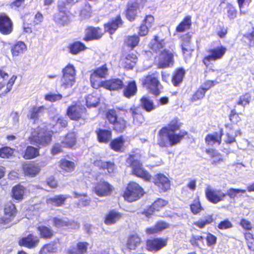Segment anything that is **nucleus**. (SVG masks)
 <instances>
[{"instance_id": "1", "label": "nucleus", "mask_w": 254, "mask_h": 254, "mask_svg": "<svg viewBox=\"0 0 254 254\" xmlns=\"http://www.w3.org/2000/svg\"><path fill=\"white\" fill-rule=\"evenodd\" d=\"M164 41H159L157 36L150 43L151 48L156 53H159V56L156 58V62L159 68H165L173 64V55L164 49Z\"/></svg>"}, {"instance_id": "2", "label": "nucleus", "mask_w": 254, "mask_h": 254, "mask_svg": "<svg viewBox=\"0 0 254 254\" xmlns=\"http://www.w3.org/2000/svg\"><path fill=\"white\" fill-rule=\"evenodd\" d=\"M186 134L184 131H181L178 134H171L168 132L167 128H162L159 131L158 144L161 147L173 146L178 143Z\"/></svg>"}, {"instance_id": "3", "label": "nucleus", "mask_w": 254, "mask_h": 254, "mask_svg": "<svg viewBox=\"0 0 254 254\" xmlns=\"http://www.w3.org/2000/svg\"><path fill=\"white\" fill-rule=\"evenodd\" d=\"M127 163L131 168V172L133 175L145 181H150L151 180V176L143 168L135 154L130 155L127 159Z\"/></svg>"}, {"instance_id": "4", "label": "nucleus", "mask_w": 254, "mask_h": 254, "mask_svg": "<svg viewBox=\"0 0 254 254\" xmlns=\"http://www.w3.org/2000/svg\"><path fill=\"white\" fill-rule=\"evenodd\" d=\"M51 131H47L42 127L35 129L31 134L30 141L31 143H36L43 146L50 143L52 139Z\"/></svg>"}, {"instance_id": "5", "label": "nucleus", "mask_w": 254, "mask_h": 254, "mask_svg": "<svg viewBox=\"0 0 254 254\" xmlns=\"http://www.w3.org/2000/svg\"><path fill=\"white\" fill-rule=\"evenodd\" d=\"M143 194L142 188L138 184L131 182L127 185L124 197L126 200L131 202L139 199Z\"/></svg>"}, {"instance_id": "6", "label": "nucleus", "mask_w": 254, "mask_h": 254, "mask_svg": "<svg viewBox=\"0 0 254 254\" xmlns=\"http://www.w3.org/2000/svg\"><path fill=\"white\" fill-rule=\"evenodd\" d=\"M63 73L62 86L64 88L71 87L75 82V70L74 66L71 64H67L63 69Z\"/></svg>"}, {"instance_id": "7", "label": "nucleus", "mask_w": 254, "mask_h": 254, "mask_svg": "<svg viewBox=\"0 0 254 254\" xmlns=\"http://www.w3.org/2000/svg\"><path fill=\"white\" fill-rule=\"evenodd\" d=\"M205 192L208 200L215 204L223 201L226 195L222 190L214 189L209 186L206 188Z\"/></svg>"}, {"instance_id": "8", "label": "nucleus", "mask_w": 254, "mask_h": 254, "mask_svg": "<svg viewBox=\"0 0 254 254\" xmlns=\"http://www.w3.org/2000/svg\"><path fill=\"white\" fill-rule=\"evenodd\" d=\"M85 111L84 106L76 103L67 108L66 114L71 120L77 121L82 117Z\"/></svg>"}, {"instance_id": "9", "label": "nucleus", "mask_w": 254, "mask_h": 254, "mask_svg": "<svg viewBox=\"0 0 254 254\" xmlns=\"http://www.w3.org/2000/svg\"><path fill=\"white\" fill-rule=\"evenodd\" d=\"M226 52V49L222 46L216 47L209 51V55L205 57L203 62L208 66L211 61H215L222 58Z\"/></svg>"}, {"instance_id": "10", "label": "nucleus", "mask_w": 254, "mask_h": 254, "mask_svg": "<svg viewBox=\"0 0 254 254\" xmlns=\"http://www.w3.org/2000/svg\"><path fill=\"white\" fill-rule=\"evenodd\" d=\"M17 77L12 75L9 77L7 72L3 70H0V90L6 85V88L4 90L5 93H7L10 91Z\"/></svg>"}, {"instance_id": "11", "label": "nucleus", "mask_w": 254, "mask_h": 254, "mask_svg": "<svg viewBox=\"0 0 254 254\" xmlns=\"http://www.w3.org/2000/svg\"><path fill=\"white\" fill-rule=\"evenodd\" d=\"M159 84L158 79L153 75L146 76L144 81V87L154 95L159 93Z\"/></svg>"}, {"instance_id": "12", "label": "nucleus", "mask_w": 254, "mask_h": 254, "mask_svg": "<svg viewBox=\"0 0 254 254\" xmlns=\"http://www.w3.org/2000/svg\"><path fill=\"white\" fill-rule=\"evenodd\" d=\"M167 239L155 238L147 241V248L150 251H158L167 246Z\"/></svg>"}, {"instance_id": "13", "label": "nucleus", "mask_w": 254, "mask_h": 254, "mask_svg": "<svg viewBox=\"0 0 254 254\" xmlns=\"http://www.w3.org/2000/svg\"><path fill=\"white\" fill-rule=\"evenodd\" d=\"M15 205L11 202L7 203L4 208V215L0 219V223L7 224L14 217L16 214Z\"/></svg>"}, {"instance_id": "14", "label": "nucleus", "mask_w": 254, "mask_h": 254, "mask_svg": "<svg viewBox=\"0 0 254 254\" xmlns=\"http://www.w3.org/2000/svg\"><path fill=\"white\" fill-rule=\"evenodd\" d=\"M12 31V23L5 14H0V32L3 34H9Z\"/></svg>"}, {"instance_id": "15", "label": "nucleus", "mask_w": 254, "mask_h": 254, "mask_svg": "<svg viewBox=\"0 0 254 254\" xmlns=\"http://www.w3.org/2000/svg\"><path fill=\"white\" fill-rule=\"evenodd\" d=\"M63 0H61L59 2V11L54 16V20L59 25L64 26L67 24L69 21L68 16L65 10H64V7L63 6L62 3Z\"/></svg>"}, {"instance_id": "16", "label": "nucleus", "mask_w": 254, "mask_h": 254, "mask_svg": "<svg viewBox=\"0 0 254 254\" xmlns=\"http://www.w3.org/2000/svg\"><path fill=\"white\" fill-rule=\"evenodd\" d=\"M112 190V187L105 182H101L98 183L94 188L95 193L99 196L109 195Z\"/></svg>"}, {"instance_id": "17", "label": "nucleus", "mask_w": 254, "mask_h": 254, "mask_svg": "<svg viewBox=\"0 0 254 254\" xmlns=\"http://www.w3.org/2000/svg\"><path fill=\"white\" fill-rule=\"evenodd\" d=\"M103 33L99 28L89 27L86 30L85 41H88L101 38Z\"/></svg>"}, {"instance_id": "18", "label": "nucleus", "mask_w": 254, "mask_h": 254, "mask_svg": "<svg viewBox=\"0 0 254 254\" xmlns=\"http://www.w3.org/2000/svg\"><path fill=\"white\" fill-rule=\"evenodd\" d=\"M67 124V121L63 118H53L50 124L49 129H52V132H58L65 127Z\"/></svg>"}, {"instance_id": "19", "label": "nucleus", "mask_w": 254, "mask_h": 254, "mask_svg": "<svg viewBox=\"0 0 254 254\" xmlns=\"http://www.w3.org/2000/svg\"><path fill=\"white\" fill-rule=\"evenodd\" d=\"M154 184L161 190L166 191L170 188V181L167 177L163 174H158L154 179Z\"/></svg>"}, {"instance_id": "20", "label": "nucleus", "mask_w": 254, "mask_h": 254, "mask_svg": "<svg viewBox=\"0 0 254 254\" xmlns=\"http://www.w3.org/2000/svg\"><path fill=\"white\" fill-rule=\"evenodd\" d=\"M23 170L26 175L34 177L38 174L40 169L38 164L27 162L23 165Z\"/></svg>"}, {"instance_id": "21", "label": "nucleus", "mask_w": 254, "mask_h": 254, "mask_svg": "<svg viewBox=\"0 0 254 254\" xmlns=\"http://www.w3.org/2000/svg\"><path fill=\"white\" fill-rule=\"evenodd\" d=\"M123 82L120 79H112L104 81V87L109 90H117L122 88Z\"/></svg>"}, {"instance_id": "22", "label": "nucleus", "mask_w": 254, "mask_h": 254, "mask_svg": "<svg viewBox=\"0 0 254 254\" xmlns=\"http://www.w3.org/2000/svg\"><path fill=\"white\" fill-rule=\"evenodd\" d=\"M222 135L223 131L222 129L219 132H215L211 134H208L205 137V142L209 145H213L216 143L220 144Z\"/></svg>"}, {"instance_id": "23", "label": "nucleus", "mask_w": 254, "mask_h": 254, "mask_svg": "<svg viewBox=\"0 0 254 254\" xmlns=\"http://www.w3.org/2000/svg\"><path fill=\"white\" fill-rule=\"evenodd\" d=\"M38 243V238L32 235H29L27 237L23 238L19 241V245L29 248L36 247Z\"/></svg>"}, {"instance_id": "24", "label": "nucleus", "mask_w": 254, "mask_h": 254, "mask_svg": "<svg viewBox=\"0 0 254 254\" xmlns=\"http://www.w3.org/2000/svg\"><path fill=\"white\" fill-rule=\"evenodd\" d=\"M87 245V243L79 242L67 250V254H84L86 252Z\"/></svg>"}, {"instance_id": "25", "label": "nucleus", "mask_w": 254, "mask_h": 254, "mask_svg": "<svg viewBox=\"0 0 254 254\" xmlns=\"http://www.w3.org/2000/svg\"><path fill=\"white\" fill-rule=\"evenodd\" d=\"M122 217V215L121 213L116 210H112L106 214L104 222L107 225H112L117 222Z\"/></svg>"}, {"instance_id": "26", "label": "nucleus", "mask_w": 254, "mask_h": 254, "mask_svg": "<svg viewBox=\"0 0 254 254\" xmlns=\"http://www.w3.org/2000/svg\"><path fill=\"white\" fill-rule=\"evenodd\" d=\"M139 9V4L136 2L129 3L127 11L126 16L130 20H134Z\"/></svg>"}, {"instance_id": "27", "label": "nucleus", "mask_w": 254, "mask_h": 254, "mask_svg": "<svg viewBox=\"0 0 254 254\" xmlns=\"http://www.w3.org/2000/svg\"><path fill=\"white\" fill-rule=\"evenodd\" d=\"M76 143V137L74 132H70L66 134L62 141V145L64 147L72 148Z\"/></svg>"}, {"instance_id": "28", "label": "nucleus", "mask_w": 254, "mask_h": 254, "mask_svg": "<svg viewBox=\"0 0 254 254\" xmlns=\"http://www.w3.org/2000/svg\"><path fill=\"white\" fill-rule=\"evenodd\" d=\"M94 164L101 169L107 170L109 173H113L116 169L114 163L110 161L104 162L101 160H96L94 162Z\"/></svg>"}, {"instance_id": "29", "label": "nucleus", "mask_w": 254, "mask_h": 254, "mask_svg": "<svg viewBox=\"0 0 254 254\" xmlns=\"http://www.w3.org/2000/svg\"><path fill=\"white\" fill-rule=\"evenodd\" d=\"M125 139L121 136L113 140L110 145L111 148L115 151H123L125 149Z\"/></svg>"}, {"instance_id": "30", "label": "nucleus", "mask_w": 254, "mask_h": 254, "mask_svg": "<svg viewBox=\"0 0 254 254\" xmlns=\"http://www.w3.org/2000/svg\"><path fill=\"white\" fill-rule=\"evenodd\" d=\"M27 49L26 44L22 41H18L14 44L11 49V52L13 56H18L23 54Z\"/></svg>"}, {"instance_id": "31", "label": "nucleus", "mask_w": 254, "mask_h": 254, "mask_svg": "<svg viewBox=\"0 0 254 254\" xmlns=\"http://www.w3.org/2000/svg\"><path fill=\"white\" fill-rule=\"evenodd\" d=\"M122 24L120 16H117L115 20L108 22L105 25V30L112 34L115 32L117 28Z\"/></svg>"}, {"instance_id": "32", "label": "nucleus", "mask_w": 254, "mask_h": 254, "mask_svg": "<svg viewBox=\"0 0 254 254\" xmlns=\"http://www.w3.org/2000/svg\"><path fill=\"white\" fill-rule=\"evenodd\" d=\"M141 242V239L137 234L130 236L127 240V247L130 250H135Z\"/></svg>"}, {"instance_id": "33", "label": "nucleus", "mask_w": 254, "mask_h": 254, "mask_svg": "<svg viewBox=\"0 0 254 254\" xmlns=\"http://www.w3.org/2000/svg\"><path fill=\"white\" fill-rule=\"evenodd\" d=\"M133 118V123L136 126H140L144 121V118L139 113L138 108H131L129 110Z\"/></svg>"}, {"instance_id": "34", "label": "nucleus", "mask_w": 254, "mask_h": 254, "mask_svg": "<svg viewBox=\"0 0 254 254\" xmlns=\"http://www.w3.org/2000/svg\"><path fill=\"white\" fill-rule=\"evenodd\" d=\"M168 227V224L164 222L160 221L157 222L154 227L147 228L146 232L148 234H154L163 231Z\"/></svg>"}, {"instance_id": "35", "label": "nucleus", "mask_w": 254, "mask_h": 254, "mask_svg": "<svg viewBox=\"0 0 254 254\" xmlns=\"http://www.w3.org/2000/svg\"><path fill=\"white\" fill-rule=\"evenodd\" d=\"M191 25V16L190 15L185 17L183 20L176 28L178 32H183L190 29Z\"/></svg>"}, {"instance_id": "36", "label": "nucleus", "mask_w": 254, "mask_h": 254, "mask_svg": "<svg viewBox=\"0 0 254 254\" xmlns=\"http://www.w3.org/2000/svg\"><path fill=\"white\" fill-rule=\"evenodd\" d=\"M66 197L63 195H58L47 200V203L50 206H59L64 204Z\"/></svg>"}, {"instance_id": "37", "label": "nucleus", "mask_w": 254, "mask_h": 254, "mask_svg": "<svg viewBox=\"0 0 254 254\" xmlns=\"http://www.w3.org/2000/svg\"><path fill=\"white\" fill-rule=\"evenodd\" d=\"M97 136L99 142L107 143L111 139L112 134L109 130L100 129L97 131Z\"/></svg>"}, {"instance_id": "38", "label": "nucleus", "mask_w": 254, "mask_h": 254, "mask_svg": "<svg viewBox=\"0 0 254 254\" xmlns=\"http://www.w3.org/2000/svg\"><path fill=\"white\" fill-rule=\"evenodd\" d=\"M137 59L134 55H128L125 59L123 60L122 64L125 68L127 69L132 68L136 62Z\"/></svg>"}, {"instance_id": "39", "label": "nucleus", "mask_w": 254, "mask_h": 254, "mask_svg": "<svg viewBox=\"0 0 254 254\" xmlns=\"http://www.w3.org/2000/svg\"><path fill=\"white\" fill-rule=\"evenodd\" d=\"M39 155V148L28 146L25 151L23 157L26 159H31L37 157Z\"/></svg>"}, {"instance_id": "40", "label": "nucleus", "mask_w": 254, "mask_h": 254, "mask_svg": "<svg viewBox=\"0 0 254 254\" xmlns=\"http://www.w3.org/2000/svg\"><path fill=\"white\" fill-rule=\"evenodd\" d=\"M206 153L211 157L212 164H216L223 160L221 155L214 149H207Z\"/></svg>"}, {"instance_id": "41", "label": "nucleus", "mask_w": 254, "mask_h": 254, "mask_svg": "<svg viewBox=\"0 0 254 254\" xmlns=\"http://www.w3.org/2000/svg\"><path fill=\"white\" fill-rule=\"evenodd\" d=\"M60 167L62 169L69 172L74 170L75 165L73 162L63 159L60 161Z\"/></svg>"}, {"instance_id": "42", "label": "nucleus", "mask_w": 254, "mask_h": 254, "mask_svg": "<svg viewBox=\"0 0 254 254\" xmlns=\"http://www.w3.org/2000/svg\"><path fill=\"white\" fill-rule=\"evenodd\" d=\"M141 106L147 112H150L155 109L153 101L146 97H143L140 99Z\"/></svg>"}, {"instance_id": "43", "label": "nucleus", "mask_w": 254, "mask_h": 254, "mask_svg": "<svg viewBox=\"0 0 254 254\" xmlns=\"http://www.w3.org/2000/svg\"><path fill=\"white\" fill-rule=\"evenodd\" d=\"M137 88L134 81L129 82L124 91V95L127 98L134 95L136 92Z\"/></svg>"}, {"instance_id": "44", "label": "nucleus", "mask_w": 254, "mask_h": 254, "mask_svg": "<svg viewBox=\"0 0 254 254\" xmlns=\"http://www.w3.org/2000/svg\"><path fill=\"white\" fill-rule=\"evenodd\" d=\"M184 74L185 70L182 68L178 69L174 72L172 82L175 86L178 85L182 81Z\"/></svg>"}, {"instance_id": "45", "label": "nucleus", "mask_w": 254, "mask_h": 254, "mask_svg": "<svg viewBox=\"0 0 254 254\" xmlns=\"http://www.w3.org/2000/svg\"><path fill=\"white\" fill-rule=\"evenodd\" d=\"M86 49L85 45L79 42H76L71 44L69 46L70 52L74 55L77 54L79 52Z\"/></svg>"}, {"instance_id": "46", "label": "nucleus", "mask_w": 254, "mask_h": 254, "mask_svg": "<svg viewBox=\"0 0 254 254\" xmlns=\"http://www.w3.org/2000/svg\"><path fill=\"white\" fill-rule=\"evenodd\" d=\"M213 221L212 215H207L203 219H200L194 223V225L199 228H203L206 225L211 224Z\"/></svg>"}, {"instance_id": "47", "label": "nucleus", "mask_w": 254, "mask_h": 254, "mask_svg": "<svg viewBox=\"0 0 254 254\" xmlns=\"http://www.w3.org/2000/svg\"><path fill=\"white\" fill-rule=\"evenodd\" d=\"M102 78V77L95 75V74H91L90 81L91 85L94 88L98 89L100 87H104V81H103L101 80Z\"/></svg>"}, {"instance_id": "48", "label": "nucleus", "mask_w": 254, "mask_h": 254, "mask_svg": "<svg viewBox=\"0 0 254 254\" xmlns=\"http://www.w3.org/2000/svg\"><path fill=\"white\" fill-rule=\"evenodd\" d=\"M54 225L58 228H61L64 226H68L71 225V221L67 218H60L55 217L53 218Z\"/></svg>"}, {"instance_id": "49", "label": "nucleus", "mask_w": 254, "mask_h": 254, "mask_svg": "<svg viewBox=\"0 0 254 254\" xmlns=\"http://www.w3.org/2000/svg\"><path fill=\"white\" fill-rule=\"evenodd\" d=\"M99 102V98L95 93L88 95L86 98V105L88 107H96Z\"/></svg>"}, {"instance_id": "50", "label": "nucleus", "mask_w": 254, "mask_h": 254, "mask_svg": "<svg viewBox=\"0 0 254 254\" xmlns=\"http://www.w3.org/2000/svg\"><path fill=\"white\" fill-rule=\"evenodd\" d=\"M24 193V188L22 186H16L12 189L13 197L15 199H21L23 198Z\"/></svg>"}, {"instance_id": "51", "label": "nucleus", "mask_w": 254, "mask_h": 254, "mask_svg": "<svg viewBox=\"0 0 254 254\" xmlns=\"http://www.w3.org/2000/svg\"><path fill=\"white\" fill-rule=\"evenodd\" d=\"M45 109L43 106L40 107L34 106L29 111L28 117L30 119H34L38 118L39 114L42 113Z\"/></svg>"}, {"instance_id": "52", "label": "nucleus", "mask_w": 254, "mask_h": 254, "mask_svg": "<svg viewBox=\"0 0 254 254\" xmlns=\"http://www.w3.org/2000/svg\"><path fill=\"white\" fill-rule=\"evenodd\" d=\"M180 125L177 119L172 120L168 124L167 127H164L168 129V132H170L171 134H175L176 130L179 129Z\"/></svg>"}, {"instance_id": "53", "label": "nucleus", "mask_w": 254, "mask_h": 254, "mask_svg": "<svg viewBox=\"0 0 254 254\" xmlns=\"http://www.w3.org/2000/svg\"><path fill=\"white\" fill-rule=\"evenodd\" d=\"M38 229L43 238H50L53 235V230L46 226H40Z\"/></svg>"}, {"instance_id": "54", "label": "nucleus", "mask_w": 254, "mask_h": 254, "mask_svg": "<svg viewBox=\"0 0 254 254\" xmlns=\"http://www.w3.org/2000/svg\"><path fill=\"white\" fill-rule=\"evenodd\" d=\"M92 74H95V75L102 78H106L108 74V69L106 65L105 64L96 68Z\"/></svg>"}, {"instance_id": "55", "label": "nucleus", "mask_w": 254, "mask_h": 254, "mask_svg": "<svg viewBox=\"0 0 254 254\" xmlns=\"http://www.w3.org/2000/svg\"><path fill=\"white\" fill-rule=\"evenodd\" d=\"M114 124V128L117 131L122 132L126 127L127 122L123 118H118Z\"/></svg>"}, {"instance_id": "56", "label": "nucleus", "mask_w": 254, "mask_h": 254, "mask_svg": "<svg viewBox=\"0 0 254 254\" xmlns=\"http://www.w3.org/2000/svg\"><path fill=\"white\" fill-rule=\"evenodd\" d=\"M190 208L191 212L194 215L198 214L203 209L202 207L201 206L198 199H195L193 202L190 204Z\"/></svg>"}, {"instance_id": "57", "label": "nucleus", "mask_w": 254, "mask_h": 254, "mask_svg": "<svg viewBox=\"0 0 254 254\" xmlns=\"http://www.w3.org/2000/svg\"><path fill=\"white\" fill-rule=\"evenodd\" d=\"M246 192L245 190L230 188L227 190V193L230 198L235 199V197H237L240 193H243Z\"/></svg>"}, {"instance_id": "58", "label": "nucleus", "mask_w": 254, "mask_h": 254, "mask_svg": "<svg viewBox=\"0 0 254 254\" xmlns=\"http://www.w3.org/2000/svg\"><path fill=\"white\" fill-rule=\"evenodd\" d=\"M139 41V37L136 35H133L127 37L125 41V42L127 46L133 48L138 45Z\"/></svg>"}, {"instance_id": "59", "label": "nucleus", "mask_w": 254, "mask_h": 254, "mask_svg": "<svg viewBox=\"0 0 254 254\" xmlns=\"http://www.w3.org/2000/svg\"><path fill=\"white\" fill-rule=\"evenodd\" d=\"M92 11L91 6L86 4L81 11L80 16L82 19L88 18L92 16Z\"/></svg>"}, {"instance_id": "60", "label": "nucleus", "mask_w": 254, "mask_h": 254, "mask_svg": "<svg viewBox=\"0 0 254 254\" xmlns=\"http://www.w3.org/2000/svg\"><path fill=\"white\" fill-rule=\"evenodd\" d=\"M251 100V96L250 93H247L241 96L237 102V104L245 107L248 105Z\"/></svg>"}, {"instance_id": "61", "label": "nucleus", "mask_w": 254, "mask_h": 254, "mask_svg": "<svg viewBox=\"0 0 254 254\" xmlns=\"http://www.w3.org/2000/svg\"><path fill=\"white\" fill-rule=\"evenodd\" d=\"M182 52L184 55L185 57H190V53L192 51L190 46V40L184 42L182 44Z\"/></svg>"}, {"instance_id": "62", "label": "nucleus", "mask_w": 254, "mask_h": 254, "mask_svg": "<svg viewBox=\"0 0 254 254\" xmlns=\"http://www.w3.org/2000/svg\"><path fill=\"white\" fill-rule=\"evenodd\" d=\"M74 196L76 198H80V203L83 206L89 205L90 203V199L85 194H78L77 192L74 193Z\"/></svg>"}, {"instance_id": "63", "label": "nucleus", "mask_w": 254, "mask_h": 254, "mask_svg": "<svg viewBox=\"0 0 254 254\" xmlns=\"http://www.w3.org/2000/svg\"><path fill=\"white\" fill-rule=\"evenodd\" d=\"M167 204V202L162 199H158L151 206L154 210H159Z\"/></svg>"}, {"instance_id": "64", "label": "nucleus", "mask_w": 254, "mask_h": 254, "mask_svg": "<svg viewBox=\"0 0 254 254\" xmlns=\"http://www.w3.org/2000/svg\"><path fill=\"white\" fill-rule=\"evenodd\" d=\"M13 150L8 147H4L0 149V157L1 158H8L11 156Z\"/></svg>"}]
</instances>
